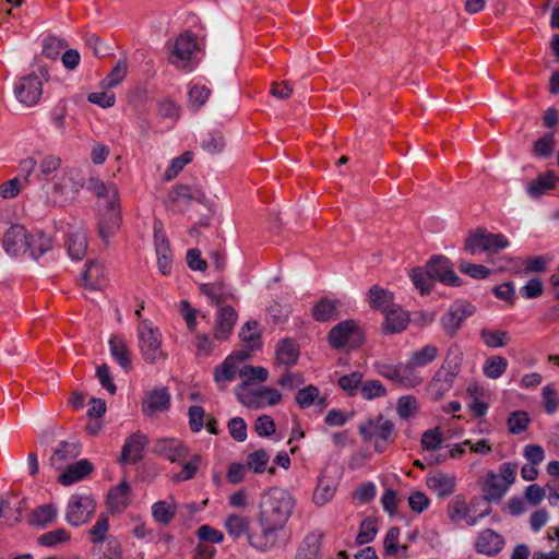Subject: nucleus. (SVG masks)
Returning <instances> with one entry per match:
<instances>
[{"label":"nucleus","instance_id":"ddd939ff","mask_svg":"<svg viewBox=\"0 0 559 559\" xmlns=\"http://www.w3.org/2000/svg\"><path fill=\"white\" fill-rule=\"evenodd\" d=\"M93 469L90 462L83 460L69 465L63 473L59 476V481L63 486H69L83 477L87 476Z\"/></svg>","mask_w":559,"mask_h":559},{"label":"nucleus","instance_id":"774afa93","mask_svg":"<svg viewBox=\"0 0 559 559\" xmlns=\"http://www.w3.org/2000/svg\"><path fill=\"white\" fill-rule=\"evenodd\" d=\"M108 530V522L106 519L99 520L92 530V536L94 542H102L105 538V534Z\"/></svg>","mask_w":559,"mask_h":559},{"label":"nucleus","instance_id":"09e8293b","mask_svg":"<svg viewBox=\"0 0 559 559\" xmlns=\"http://www.w3.org/2000/svg\"><path fill=\"white\" fill-rule=\"evenodd\" d=\"M21 190V183L17 178H13L7 182H4L2 186H0V195L3 199H11L19 194Z\"/></svg>","mask_w":559,"mask_h":559},{"label":"nucleus","instance_id":"de8ad7c7","mask_svg":"<svg viewBox=\"0 0 559 559\" xmlns=\"http://www.w3.org/2000/svg\"><path fill=\"white\" fill-rule=\"evenodd\" d=\"M198 536L202 540H209L212 543H221L224 539V535L219 531L209 525L201 526L198 531Z\"/></svg>","mask_w":559,"mask_h":559},{"label":"nucleus","instance_id":"1a4fd4ad","mask_svg":"<svg viewBox=\"0 0 559 559\" xmlns=\"http://www.w3.org/2000/svg\"><path fill=\"white\" fill-rule=\"evenodd\" d=\"M409 323V314L400 306L393 305L385 310L384 330L388 333H399Z\"/></svg>","mask_w":559,"mask_h":559},{"label":"nucleus","instance_id":"393cba45","mask_svg":"<svg viewBox=\"0 0 559 559\" xmlns=\"http://www.w3.org/2000/svg\"><path fill=\"white\" fill-rule=\"evenodd\" d=\"M555 146V135L552 133L546 134L534 142L533 151L537 156H549Z\"/></svg>","mask_w":559,"mask_h":559},{"label":"nucleus","instance_id":"79ce46f5","mask_svg":"<svg viewBox=\"0 0 559 559\" xmlns=\"http://www.w3.org/2000/svg\"><path fill=\"white\" fill-rule=\"evenodd\" d=\"M187 262L191 270L203 272L207 267V263L202 259L201 253L197 249H191L187 253Z\"/></svg>","mask_w":559,"mask_h":559},{"label":"nucleus","instance_id":"72a5a7b5","mask_svg":"<svg viewBox=\"0 0 559 559\" xmlns=\"http://www.w3.org/2000/svg\"><path fill=\"white\" fill-rule=\"evenodd\" d=\"M258 323L255 321L248 322L241 329L240 336L243 342L248 343L251 347H254L259 344L260 334L257 330Z\"/></svg>","mask_w":559,"mask_h":559},{"label":"nucleus","instance_id":"20e7f679","mask_svg":"<svg viewBox=\"0 0 559 559\" xmlns=\"http://www.w3.org/2000/svg\"><path fill=\"white\" fill-rule=\"evenodd\" d=\"M508 246L507 239L502 235L489 234L485 231H476L466 242V248L471 252L480 249L484 251H497Z\"/></svg>","mask_w":559,"mask_h":559},{"label":"nucleus","instance_id":"39448f33","mask_svg":"<svg viewBox=\"0 0 559 559\" xmlns=\"http://www.w3.org/2000/svg\"><path fill=\"white\" fill-rule=\"evenodd\" d=\"M427 274L430 278L439 280L445 285L457 286L460 284V278L450 267L448 261L441 257H435L428 262Z\"/></svg>","mask_w":559,"mask_h":559},{"label":"nucleus","instance_id":"a18cd8bd","mask_svg":"<svg viewBox=\"0 0 559 559\" xmlns=\"http://www.w3.org/2000/svg\"><path fill=\"white\" fill-rule=\"evenodd\" d=\"M400 531L395 527L391 528L384 539V548L388 555L393 556L399 550Z\"/></svg>","mask_w":559,"mask_h":559},{"label":"nucleus","instance_id":"cd10ccee","mask_svg":"<svg viewBox=\"0 0 559 559\" xmlns=\"http://www.w3.org/2000/svg\"><path fill=\"white\" fill-rule=\"evenodd\" d=\"M377 532V522L374 520L364 521L357 535L358 544L364 545L371 542L376 537Z\"/></svg>","mask_w":559,"mask_h":559},{"label":"nucleus","instance_id":"6ab92c4d","mask_svg":"<svg viewBox=\"0 0 559 559\" xmlns=\"http://www.w3.org/2000/svg\"><path fill=\"white\" fill-rule=\"evenodd\" d=\"M429 489L437 491L439 496L450 493L454 488V478L444 474H438L427 479Z\"/></svg>","mask_w":559,"mask_h":559},{"label":"nucleus","instance_id":"b1692460","mask_svg":"<svg viewBox=\"0 0 559 559\" xmlns=\"http://www.w3.org/2000/svg\"><path fill=\"white\" fill-rule=\"evenodd\" d=\"M269 462V455L265 450H257L249 454L247 466L255 473L264 472Z\"/></svg>","mask_w":559,"mask_h":559},{"label":"nucleus","instance_id":"2f4dec72","mask_svg":"<svg viewBox=\"0 0 559 559\" xmlns=\"http://www.w3.org/2000/svg\"><path fill=\"white\" fill-rule=\"evenodd\" d=\"M415 286L420 290L421 294L428 293L432 286L433 278H430L427 271L424 272L421 269H415L412 274Z\"/></svg>","mask_w":559,"mask_h":559},{"label":"nucleus","instance_id":"6e6552de","mask_svg":"<svg viewBox=\"0 0 559 559\" xmlns=\"http://www.w3.org/2000/svg\"><path fill=\"white\" fill-rule=\"evenodd\" d=\"M248 354L239 353L237 355L228 356L224 362L218 366L214 371V379L216 382H226L235 379L236 374H239L238 364L247 359Z\"/></svg>","mask_w":559,"mask_h":559},{"label":"nucleus","instance_id":"c03bdc74","mask_svg":"<svg viewBox=\"0 0 559 559\" xmlns=\"http://www.w3.org/2000/svg\"><path fill=\"white\" fill-rule=\"evenodd\" d=\"M481 336L487 346L501 347L504 344L506 333L501 331H483Z\"/></svg>","mask_w":559,"mask_h":559},{"label":"nucleus","instance_id":"4d7b16f0","mask_svg":"<svg viewBox=\"0 0 559 559\" xmlns=\"http://www.w3.org/2000/svg\"><path fill=\"white\" fill-rule=\"evenodd\" d=\"M111 353L118 358L122 367H127L129 364L128 350L126 346L117 341L110 342Z\"/></svg>","mask_w":559,"mask_h":559},{"label":"nucleus","instance_id":"864d4df0","mask_svg":"<svg viewBox=\"0 0 559 559\" xmlns=\"http://www.w3.org/2000/svg\"><path fill=\"white\" fill-rule=\"evenodd\" d=\"M545 497V490L538 485H531L525 490L526 500L533 506L538 504Z\"/></svg>","mask_w":559,"mask_h":559},{"label":"nucleus","instance_id":"c756f323","mask_svg":"<svg viewBox=\"0 0 559 559\" xmlns=\"http://www.w3.org/2000/svg\"><path fill=\"white\" fill-rule=\"evenodd\" d=\"M442 442V433L439 428L427 430L421 438V445L426 450H437Z\"/></svg>","mask_w":559,"mask_h":559},{"label":"nucleus","instance_id":"473e14b6","mask_svg":"<svg viewBox=\"0 0 559 559\" xmlns=\"http://www.w3.org/2000/svg\"><path fill=\"white\" fill-rule=\"evenodd\" d=\"M226 527L229 534L238 536L248 531L249 523L245 518L238 515H230L227 519Z\"/></svg>","mask_w":559,"mask_h":559},{"label":"nucleus","instance_id":"9d476101","mask_svg":"<svg viewBox=\"0 0 559 559\" xmlns=\"http://www.w3.org/2000/svg\"><path fill=\"white\" fill-rule=\"evenodd\" d=\"M93 512L94 506L92 500L79 498L69 506L67 520L72 525H80L85 523Z\"/></svg>","mask_w":559,"mask_h":559},{"label":"nucleus","instance_id":"aec40b11","mask_svg":"<svg viewBox=\"0 0 559 559\" xmlns=\"http://www.w3.org/2000/svg\"><path fill=\"white\" fill-rule=\"evenodd\" d=\"M71 539V534L66 528H57L43 534L39 537V544L46 547L67 543Z\"/></svg>","mask_w":559,"mask_h":559},{"label":"nucleus","instance_id":"0eeeda50","mask_svg":"<svg viewBox=\"0 0 559 559\" xmlns=\"http://www.w3.org/2000/svg\"><path fill=\"white\" fill-rule=\"evenodd\" d=\"M200 50L197 37L191 32L179 34L173 46V55L179 61H190L194 53Z\"/></svg>","mask_w":559,"mask_h":559},{"label":"nucleus","instance_id":"e433bc0d","mask_svg":"<svg viewBox=\"0 0 559 559\" xmlns=\"http://www.w3.org/2000/svg\"><path fill=\"white\" fill-rule=\"evenodd\" d=\"M361 381L362 373L355 371L349 374L341 377L338 380V384L344 391L353 392L358 388Z\"/></svg>","mask_w":559,"mask_h":559},{"label":"nucleus","instance_id":"680f3d73","mask_svg":"<svg viewBox=\"0 0 559 559\" xmlns=\"http://www.w3.org/2000/svg\"><path fill=\"white\" fill-rule=\"evenodd\" d=\"M525 456L533 465H536L544 460V451L539 445H527Z\"/></svg>","mask_w":559,"mask_h":559},{"label":"nucleus","instance_id":"2eb2a0df","mask_svg":"<svg viewBox=\"0 0 559 559\" xmlns=\"http://www.w3.org/2000/svg\"><path fill=\"white\" fill-rule=\"evenodd\" d=\"M282 399L281 393L275 389L263 388L248 394L247 404L249 406H261L264 404L274 405Z\"/></svg>","mask_w":559,"mask_h":559},{"label":"nucleus","instance_id":"7c9ffc66","mask_svg":"<svg viewBox=\"0 0 559 559\" xmlns=\"http://www.w3.org/2000/svg\"><path fill=\"white\" fill-rule=\"evenodd\" d=\"M210 94L211 92L205 85H194L189 93L190 102L193 106L201 107L206 104Z\"/></svg>","mask_w":559,"mask_h":559},{"label":"nucleus","instance_id":"9b49d317","mask_svg":"<svg viewBox=\"0 0 559 559\" xmlns=\"http://www.w3.org/2000/svg\"><path fill=\"white\" fill-rule=\"evenodd\" d=\"M237 319V313L231 307H223L217 313L214 324V337L216 340H225L231 332Z\"/></svg>","mask_w":559,"mask_h":559},{"label":"nucleus","instance_id":"412c9836","mask_svg":"<svg viewBox=\"0 0 559 559\" xmlns=\"http://www.w3.org/2000/svg\"><path fill=\"white\" fill-rule=\"evenodd\" d=\"M530 417L525 412H513L508 418V429L511 433H520L527 429L530 425Z\"/></svg>","mask_w":559,"mask_h":559},{"label":"nucleus","instance_id":"338daca9","mask_svg":"<svg viewBox=\"0 0 559 559\" xmlns=\"http://www.w3.org/2000/svg\"><path fill=\"white\" fill-rule=\"evenodd\" d=\"M181 309L189 329H194L197 320V310L193 309L188 301L181 302Z\"/></svg>","mask_w":559,"mask_h":559},{"label":"nucleus","instance_id":"ea45409f","mask_svg":"<svg viewBox=\"0 0 559 559\" xmlns=\"http://www.w3.org/2000/svg\"><path fill=\"white\" fill-rule=\"evenodd\" d=\"M254 429L259 436L269 437L275 432V424L269 416H260L257 419Z\"/></svg>","mask_w":559,"mask_h":559},{"label":"nucleus","instance_id":"f3484780","mask_svg":"<svg viewBox=\"0 0 559 559\" xmlns=\"http://www.w3.org/2000/svg\"><path fill=\"white\" fill-rule=\"evenodd\" d=\"M57 509L52 504H43L35 508L29 514V523L37 526H46L55 521Z\"/></svg>","mask_w":559,"mask_h":559},{"label":"nucleus","instance_id":"c9c22d12","mask_svg":"<svg viewBox=\"0 0 559 559\" xmlns=\"http://www.w3.org/2000/svg\"><path fill=\"white\" fill-rule=\"evenodd\" d=\"M88 102L98 105L102 108H108L115 104L116 96L114 93L95 92L88 95Z\"/></svg>","mask_w":559,"mask_h":559},{"label":"nucleus","instance_id":"603ef678","mask_svg":"<svg viewBox=\"0 0 559 559\" xmlns=\"http://www.w3.org/2000/svg\"><path fill=\"white\" fill-rule=\"evenodd\" d=\"M469 513H471V508H469L468 503H466L465 501H462V500L455 501V503L453 504L451 519L454 521L464 520V519H467L471 516Z\"/></svg>","mask_w":559,"mask_h":559},{"label":"nucleus","instance_id":"49530a36","mask_svg":"<svg viewBox=\"0 0 559 559\" xmlns=\"http://www.w3.org/2000/svg\"><path fill=\"white\" fill-rule=\"evenodd\" d=\"M361 393L364 397L371 400L383 396L385 393V389L377 381H370L364 384L361 388Z\"/></svg>","mask_w":559,"mask_h":559},{"label":"nucleus","instance_id":"052dcab7","mask_svg":"<svg viewBox=\"0 0 559 559\" xmlns=\"http://www.w3.org/2000/svg\"><path fill=\"white\" fill-rule=\"evenodd\" d=\"M428 503V498L420 491H416L409 497V504L414 511L421 512Z\"/></svg>","mask_w":559,"mask_h":559},{"label":"nucleus","instance_id":"13d9d810","mask_svg":"<svg viewBox=\"0 0 559 559\" xmlns=\"http://www.w3.org/2000/svg\"><path fill=\"white\" fill-rule=\"evenodd\" d=\"M462 271L473 278H485L489 275V270L484 265L468 263L462 267Z\"/></svg>","mask_w":559,"mask_h":559},{"label":"nucleus","instance_id":"f257e3e1","mask_svg":"<svg viewBox=\"0 0 559 559\" xmlns=\"http://www.w3.org/2000/svg\"><path fill=\"white\" fill-rule=\"evenodd\" d=\"M4 249L16 261L33 265L51 249V238L44 231H28L14 225L5 234Z\"/></svg>","mask_w":559,"mask_h":559},{"label":"nucleus","instance_id":"a878e982","mask_svg":"<svg viewBox=\"0 0 559 559\" xmlns=\"http://www.w3.org/2000/svg\"><path fill=\"white\" fill-rule=\"evenodd\" d=\"M318 399L321 403L324 401L323 399L319 397V390L312 385L299 390L296 396L297 403L301 407H308L312 405Z\"/></svg>","mask_w":559,"mask_h":559},{"label":"nucleus","instance_id":"f704fd0d","mask_svg":"<svg viewBox=\"0 0 559 559\" xmlns=\"http://www.w3.org/2000/svg\"><path fill=\"white\" fill-rule=\"evenodd\" d=\"M555 188V179L554 177H538L537 180H535L530 186V192L534 197H538L543 194L544 192L551 190Z\"/></svg>","mask_w":559,"mask_h":559},{"label":"nucleus","instance_id":"37998d69","mask_svg":"<svg viewBox=\"0 0 559 559\" xmlns=\"http://www.w3.org/2000/svg\"><path fill=\"white\" fill-rule=\"evenodd\" d=\"M369 297L373 307H381L391 300V295L379 286H373L370 289Z\"/></svg>","mask_w":559,"mask_h":559},{"label":"nucleus","instance_id":"58836bf2","mask_svg":"<svg viewBox=\"0 0 559 559\" xmlns=\"http://www.w3.org/2000/svg\"><path fill=\"white\" fill-rule=\"evenodd\" d=\"M277 355L281 361L290 364L297 359L298 350L293 343L284 341L277 352Z\"/></svg>","mask_w":559,"mask_h":559},{"label":"nucleus","instance_id":"a19ab883","mask_svg":"<svg viewBox=\"0 0 559 559\" xmlns=\"http://www.w3.org/2000/svg\"><path fill=\"white\" fill-rule=\"evenodd\" d=\"M169 397L163 390L154 391L148 399V407L152 411L164 409L168 406Z\"/></svg>","mask_w":559,"mask_h":559},{"label":"nucleus","instance_id":"bf43d9fd","mask_svg":"<svg viewBox=\"0 0 559 559\" xmlns=\"http://www.w3.org/2000/svg\"><path fill=\"white\" fill-rule=\"evenodd\" d=\"M97 376H98L103 386H105L109 391L110 394H115L116 385L112 383V381L109 378V370L106 365H102L97 368Z\"/></svg>","mask_w":559,"mask_h":559},{"label":"nucleus","instance_id":"4c0bfd02","mask_svg":"<svg viewBox=\"0 0 559 559\" xmlns=\"http://www.w3.org/2000/svg\"><path fill=\"white\" fill-rule=\"evenodd\" d=\"M141 340L151 349H157L162 344L157 330L152 326H146L141 331Z\"/></svg>","mask_w":559,"mask_h":559},{"label":"nucleus","instance_id":"7ed1b4c3","mask_svg":"<svg viewBox=\"0 0 559 559\" xmlns=\"http://www.w3.org/2000/svg\"><path fill=\"white\" fill-rule=\"evenodd\" d=\"M41 93L43 82L35 73L24 76L15 91L16 99L20 106L24 109L32 108L37 105Z\"/></svg>","mask_w":559,"mask_h":559},{"label":"nucleus","instance_id":"0e129e2a","mask_svg":"<svg viewBox=\"0 0 559 559\" xmlns=\"http://www.w3.org/2000/svg\"><path fill=\"white\" fill-rule=\"evenodd\" d=\"M524 293L528 298H535L542 295L543 284L539 280H532L524 286Z\"/></svg>","mask_w":559,"mask_h":559},{"label":"nucleus","instance_id":"423d86ee","mask_svg":"<svg viewBox=\"0 0 559 559\" xmlns=\"http://www.w3.org/2000/svg\"><path fill=\"white\" fill-rule=\"evenodd\" d=\"M513 479V471L509 466H506L500 474L489 473L485 481L487 495L491 498H500Z\"/></svg>","mask_w":559,"mask_h":559},{"label":"nucleus","instance_id":"c85d7f7f","mask_svg":"<svg viewBox=\"0 0 559 559\" xmlns=\"http://www.w3.org/2000/svg\"><path fill=\"white\" fill-rule=\"evenodd\" d=\"M228 430L230 436L239 442H242L247 439V425L245 420L240 417H235L229 420Z\"/></svg>","mask_w":559,"mask_h":559},{"label":"nucleus","instance_id":"5fc2aeb1","mask_svg":"<svg viewBox=\"0 0 559 559\" xmlns=\"http://www.w3.org/2000/svg\"><path fill=\"white\" fill-rule=\"evenodd\" d=\"M69 252L74 259H82L86 252L85 241L79 237L71 238Z\"/></svg>","mask_w":559,"mask_h":559},{"label":"nucleus","instance_id":"69168bd1","mask_svg":"<svg viewBox=\"0 0 559 559\" xmlns=\"http://www.w3.org/2000/svg\"><path fill=\"white\" fill-rule=\"evenodd\" d=\"M245 465L240 463H233L227 472V478L231 483H239L243 478Z\"/></svg>","mask_w":559,"mask_h":559},{"label":"nucleus","instance_id":"e2e57ef3","mask_svg":"<svg viewBox=\"0 0 559 559\" xmlns=\"http://www.w3.org/2000/svg\"><path fill=\"white\" fill-rule=\"evenodd\" d=\"M80 53L74 49H69L62 55V63L68 69H74L80 62Z\"/></svg>","mask_w":559,"mask_h":559},{"label":"nucleus","instance_id":"a211bd4d","mask_svg":"<svg viewBox=\"0 0 559 559\" xmlns=\"http://www.w3.org/2000/svg\"><path fill=\"white\" fill-rule=\"evenodd\" d=\"M239 377L242 381V385L247 386L265 381L267 378V371L262 367H252L247 365L239 370Z\"/></svg>","mask_w":559,"mask_h":559},{"label":"nucleus","instance_id":"5701e85b","mask_svg":"<svg viewBox=\"0 0 559 559\" xmlns=\"http://www.w3.org/2000/svg\"><path fill=\"white\" fill-rule=\"evenodd\" d=\"M66 47V44L62 39L57 37H48L44 40L41 53L48 60H57L60 51Z\"/></svg>","mask_w":559,"mask_h":559},{"label":"nucleus","instance_id":"f03ea898","mask_svg":"<svg viewBox=\"0 0 559 559\" xmlns=\"http://www.w3.org/2000/svg\"><path fill=\"white\" fill-rule=\"evenodd\" d=\"M328 341L335 349H353L365 342V334L354 320H346L330 330Z\"/></svg>","mask_w":559,"mask_h":559},{"label":"nucleus","instance_id":"8fccbe9b","mask_svg":"<svg viewBox=\"0 0 559 559\" xmlns=\"http://www.w3.org/2000/svg\"><path fill=\"white\" fill-rule=\"evenodd\" d=\"M397 411L403 418H408L416 411L415 400L411 396L401 397L399 401Z\"/></svg>","mask_w":559,"mask_h":559},{"label":"nucleus","instance_id":"dca6fc26","mask_svg":"<svg viewBox=\"0 0 559 559\" xmlns=\"http://www.w3.org/2000/svg\"><path fill=\"white\" fill-rule=\"evenodd\" d=\"M501 544V537L491 530L483 531L476 542L477 549L486 555L498 552Z\"/></svg>","mask_w":559,"mask_h":559},{"label":"nucleus","instance_id":"4468645a","mask_svg":"<svg viewBox=\"0 0 559 559\" xmlns=\"http://www.w3.org/2000/svg\"><path fill=\"white\" fill-rule=\"evenodd\" d=\"M337 313V301L328 297L318 300L311 310L312 318L318 322H326Z\"/></svg>","mask_w":559,"mask_h":559},{"label":"nucleus","instance_id":"bb28decb","mask_svg":"<svg viewBox=\"0 0 559 559\" xmlns=\"http://www.w3.org/2000/svg\"><path fill=\"white\" fill-rule=\"evenodd\" d=\"M506 367V359L500 356H495L487 361L484 371L489 378L496 379L504 372Z\"/></svg>","mask_w":559,"mask_h":559},{"label":"nucleus","instance_id":"3c124183","mask_svg":"<svg viewBox=\"0 0 559 559\" xmlns=\"http://www.w3.org/2000/svg\"><path fill=\"white\" fill-rule=\"evenodd\" d=\"M190 426L194 431H200L203 427L204 411L202 407L192 406L189 409Z\"/></svg>","mask_w":559,"mask_h":559},{"label":"nucleus","instance_id":"4be33fe9","mask_svg":"<svg viewBox=\"0 0 559 559\" xmlns=\"http://www.w3.org/2000/svg\"><path fill=\"white\" fill-rule=\"evenodd\" d=\"M176 513V504L165 501H159L153 506V515L155 520L167 524Z\"/></svg>","mask_w":559,"mask_h":559},{"label":"nucleus","instance_id":"f8f14e48","mask_svg":"<svg viewBox=\"0 0 559 559\" xmlns=\"http://www.w3.org/2000/svg\"><path fill=\"white\" fill-rule=\"evenodd\" d=\"M145 444V439L139 436H133L128 439L122 449L120 462L122 464H134L142 460Z\"/></svg>","mask_w":559,"mask_h":559},{"label":"nucleus","instance_id":"6e6d98bb","mask_svg":"<svg viewBox=\"0 0 559 559\" xmlns=\"http://www.w3.org/2000/svg\"><path fill=\"white\" fill-rule=\"evenodd\" d=\"M90 408L87 411V415L90 418H100L106 412V403L102 399L93 397L90 401Z\"/></svg>","mask_w":559,"mask_h":559}]
</instances>
